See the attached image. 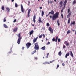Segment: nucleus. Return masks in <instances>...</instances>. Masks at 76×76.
<instances>
[{"label":"nucleus","mask_w":76,"mask_h":76,"mask_svg":"<svg viewBox=\"0 0 76 76\" xmlns=\"http://www.w3.org/2000/svg\"><path fill=\"white\" fill-rule=\"evenodd\" d=\"M28 4H30V1H28Z\"/></svg>","instance_id":"680f3d73"},{"label":"nucleus","mask_w":76,"mask_h":76,"mask_svg":"<svg viewBox=\"0 0 76 76\" xmlns=\"http://www.w3.org/2000/svg\"><path fill=\"white\" fill-rule=\"evenodd\" d=\"M36 19V16L35 15L33 17V20L34 23H35V22H36V21H35Z\"/></svg>","instance_id":"1a4fd4ad"},{"label":"nucleus","mask_w":76,"mask_h":76,"mask_svg":"<svg viewBox=\"0 0 76 76\" xmlns=\"http://www.w3.org/2000/svg\"><path fill=\"white\" fill-rule=\"evenodd\" d=\"M40 9H42V7H40Z\"/></svg>","instance_id":"13d9d810"},{"label":"nucleus","mask_w":76,"mask_h":76,"mask_svg":"<svg viewBox=\"0 0 76 76\" xmlns=\"http://www.w3.org/2000/svg\"><path fill=\"white\" fill-rule=\"evenodd\" d=\"M62 66H64L65 65V64H64V63H63L62 64Z\"/></svg>","instance_id":"8fccbe9b"},{"label":"nucleus","mask_w":76,"mask_h":76,"mask_svg":"<svg viewBox=\"0 0 76 76\" xmlns=\"http://www.w3.org/2000/svg\"><path fill=\"white\" fill-rule=\"evenodd\" d=\"M21 12H22V13H24V9H23V6L22 4H21Z\"/></svg>","instance_id":"6e6552de"},{"label":"nucleus","mask_w":76,"mask_h":76,"mask_svg":"<svg viewBox=\"0 0 76 76\" xmlns=\"http://www.w3.org/2000/svg\"><path fill=\"white\" fill-rule=\"evenodd\" d=\"M21 33H19L18 35H17V36H18V39L17 40V43L18 44H19L20 43V41H21V39H22V37H21Z\"/></svg>","instance_id":"f03ea898"},{"label":"nucleus","mask_w":76,"mask_h":76,"mask_svg":"<svg viewBox=\"0 0 76 76\" xmlns=\"http://www.w3.org/2000/svg\"><path fill=\"white\" fill-rule=\"evenodd\" d=\"M54 1H55V2H56V1H57L56 0H54Z\"/></svg>","instance_id":"69168bd1"},{"label":"nucleus","mask_w":76,"mask_h":76,"mask_svg":"<svg viewBox=\"0 0 76 76\" xmlns=\"http://www.w3.org/2000/svg\"><path fill=\"white\" fill-rule=\"evenodd\" d=\"M6 11L7 12H10V8L8 7L6 8Z\"/></svg>","instance_id":"a211bd4d"},{"label":"nucleus","mask_w":76,"mask_h":76,"mask_svg":"<svg viewBox=\"0 0 76 76\" xmlns=\"http://www.w3.org/2000/svg\"><path fill=\"white\" fill-rule=\"evenodd\" d=\"M31 25H32V26H33L34 27L35 26V25H34V24H32Z\"/></svg>","instance_id":"e2e57ef3"},{"label":"nucleus","mask_w":76,"mask_h":76,"mask_svg":"<svg viewBox=\"0 0 76 76\" xmlns=\"http://www.w3.org/2000/svg\"><path fill=\"white\" fill-rule=\"evenodd\" d=\"M49 13V15L50 14H51V15H54V11L53 10H52Z\"/></svg>","instance_id":"9d476101"},{"label":"nucleus","mask_w":76,"mask_h":76,"mask_svg":"<svg viewBox=\"0 0 76 76\" xmlns=\"http://www.w3.org/2000/svg\"><path fill=\"white\" fill-rule=\"evenodd\" d=\"M50 44V42H48L47 44V45H48V44Z\"/></svg>","instance_id":"3c124183"},{"label":"nucleus","mask_w":76,"mask_h":76,"mask_svg":"<svg viewBox=\"0 0 76 76\" xmlns=\"http://www.w3.org/2000/svg\"><path fill=\"white\" fill-rule=\"evenodd\" d=\"M16 22V19H15L13 21V22Z\"/></svg>","instance_id":"09e8293b"},{"label":"nucleus","mask_w":76,"mask_h":76,"mask_svg":"<svg viewBox=\"0 0 76 76\" xmlns=\"http://www.w3.org/2000/svg\"><path fill=\"white\" fill-rule=\"evenodd\" d=\"M41 18L39 17V20H38L39 22V23H42V21H41Z\"/></svg>","instance_id":"f3484780"},{"label":"nucleus","mask_w":76,"mask_h":76,"mask_svg":"<svg viewBox=\"0 0 76 76\" xmlns=\"http://www.w3.org/2000/svg\"><path fill=\"white\" fill-rule=\"evenodd\" d=\"M30 12H31V9H29L28 10V18H29V16H30V15H29L30 14Z\"/></svg>","instance_id":"f8f14e48"},{"label":"nucleus","mask_w":76,"mask_h":76,"mask_svg":"<svg viewBox=\"0 0 76 76\" xmlns=\"http://www.w3.org/2000/svg\"><path fill=\"white\" fill-rule=\"evenodd\" d=\"M71 14H72V12H69V14L67 16V18H69V17H70V16L71 15Z\"/></svg>","instance_id":"2eb2a0df"},{"label":"nucleus","mask_w":76,"mask_h":76,"mask_svg":"<svg viewBox=\"0 0 76 76\" xmlns=\"http://www.w3.org/2000/svg\"><path fill=\"white\" fill-rule=\"evenodd\" d=\"M41 49H42V50H45V46H43L41 48Z\"/></svg>","instance_id":"412c9836"},{"label":"nucleus","mask_w":76,"mask_h":76,"mask_svg":"<svg viewBox=\"0 0 76 76\" xmlns=\"http://www.w3.org/2000/svg\"><path fill=\"white\" fill-rule=\"evenodd\" d=\"M34 49L35 50H39V46L38 44V42L36 43L35 44Z\"/></svg>","instance_id":"7ed1b4c3"},{"label":"nucleus","mask_w":76,"mask_h":76,"mask_svg":"<svg viewBox=\"0 0 76 76\" xmlns=\"http://www.w3.org/2000/svg\"><path fill=\"white\" fill-rule=\"evenodd\" d=\"M15 7H18V4H17V3H15Z\"/></svg>","instance_id":"c9c22d12"},{"label":"nucleus","mask_w":76,"mask_h":76,"mask_svg":"<svg viewBox=\"0 0 76 76\" xmlns=\"http://www.w3.org/2000/svg\"><path fill=\"white\" fill-rule=\"evenodd\" d=\"M60 66V65H59L58 64L57 65V68L56 69H57V68H58V67H59V66Z\"/></svg>","instance_id":"a18cd8bd"},{"label":"nucleus","mask_w":76,"mask_h":76,"mask_svg":"<svg viewBox=\"0 0 76 76\" xmlns=\"http://www.w3.org/2000/svg\"><path fill=\"white\" fill-rule=\"evenodd\" d=\"M24 48H25V47H23L22 48V50H24Z\"/></svg>","instance_id":"5fc2aeb1"},{"label":"nucleus","mask_w":76,"mask_h":76,"mask_svg":"<svg viewBox=\"0 0 76 76\" xmlns=\"http://www.w3.org/2000/svg\"><path fill=\"white\" fill-rule=\"evenodd\" d=\"M75 35L76 34V30L75 31Z\"/></svg>","instance_id":"338daca9"},{"label":"nucleus","mask_w":76,"mask_h":76,"mask_svg":"<svg viewBox=\"0 0 76 76\" xmlns=\"http://www.w3.org/2000/svg\"><path fill=\"white\" fill-rule=\"evenodd\" d=\"M42 37V34L41 35L39 36V38H41Z\"/></svg>","instance_id":"e433bc0d"},{"label":"nucleus","mask_w":76,"mask_h":76,"mask_svg":"<svg viewBox=\"0 0 76 76\" xmlns=\"http://www.w3.org/2000/svg\"><path fill=\"white\" fill-rule=\"evenodd\" d=\"M11 52H12L11 51L9 52L8 53V54H7V55L9 56V54H10V53H11Z\"/></svg>","instance_id":"37998d69"},{"label":"nucleus","mask_w":76,"mask_h":76,"mask_svg":"<svg viewBox=\"0 0 76 76\" xmlns=\"http://www.w3.org/2000/svg\"><path fill=\"white\" fill-rule=\"evenodd\" d=\"M48 4H50V1H49V0H48Z\"/></svg>","instance_id":"864d4df0"},{"label":"nucleus","mask_w":76,"mask_h":76,"mask_svg":"<svg viewBox=\"0 0 76 76\" xmlns=\"http://www.w3.org/2000/svg\"><path fill=\"white\" fill-rule=\"evenodd\" d=\"M18 30V27L15 28L13 30V32H16Z\"/></svg>","instance_id":"9b49d317"},{"label":"nucleus","mask_w":76,"mask_h":76,"mask_svg":"<svg viewBox=\"0 0 76 76\" xmlns=\"http://www.w3.org/2000/svg\"><path fill=\"white\" fill-rule=\"evenodd\" d=\"M70 55V53L68 52V53H67L65 55V58H67L68 56H69Z\"/></svg>","instance_id":"dca6fc26"},{"label":"nucleus","mask_w":76,"mask_h":76,"mask_svg":"<svg viewBox=\"0 0 76 76\" xmlns=\"http://www.w3.org/2000/svg\"><path fill=\"white\" fill-rule=\"evenodd\" d=\"M43 64H50V63L48 62H43Z\"/></svg>","instance_id":"aec40b11"},{"label":"nucleus","mask_w":76,"mask_h":76,"mask_svg":"<svg viewBox=\"0 0 76 76\" xmlns=\"http://www.w3.org/2000/svg\"><path fill=\"white\" fill-rule=\"evenodd\" d=\"M46 25L47 26H50V24H49V23H47Z\"/></svg>","instance_id":"58836bf2"},{"label":"nucleus","mask_w":76,"mask_h":76,"mask_svg":"<svg viewBox=\"0 0 76 76\" xmlns=\"http://www.w3.org/2000/svg\"><path fill=\"white\" fill-rule=\"evenodd\" d=\"M61 41V39H60V38L58 39V42H60Z\"/></svg>","instance_id":"79ce46f5"},{"label":"nucleus","mask_w":76,"mask_h":76,"mask_svg":"<svg viewBox=\"0 0 76 76\" xmlns=\"http://www.w3.org/2000/svg\"><path fill=\"white\" fill-rule=\"evenodd\" d=\"M34 59H35V60H38V57H35Z\"/></svg>","instance_id":"a19ab883"},{"label":"nucleus","mask_w":76,"mask_h":76,"mask_svg":"<svg viewBox=\"0 0 76 76\" xmlns=\"http://www.w3.org/2000/svg\"><path fill=\"white\" fill-rule=\"evenodd\" d=\"M50 3L51 4H52V3H53V1H50Z\"/></svg>","instance_id":"4d7b16f0"},{"label":"nucleus","mask_w":76,"mask_h":76,"mask_svg":"<svg viewBox=\"0 0 76 76\" xmlns=\"http://www.w3.org/2000/svg\"><path fill=\"white\" fill-rule=\"evenodd\" d=\"M49 31H50V32H51V34H53V29H52V28L51 27H49V28L48 29Z\"/></svg>","instance_id":"423d86ee"},{"label":"nucleus","mask_w":76,"mask_h":76,"mask_svg":"<svg viewBox=\"0 0 76 76\" xmlns=\"http://www.w3.org/2000/svg\"><path fill=\"white\" fill-rule=\"evenodd\" d=\"M75 3H76V0H74L72 2V4L73 5L74 4H75Z\"/></svg>","instance_id":"cd10ccee"},{"label":"nucleus","mask_w":76,"mask_h":76,"mask_svg":"<svg viewBox=\"0 0 76 76\" xmlns=\"http://www.w3.org/2000/svg\"><path fill=\"white\" fill-rule=\"evenodd\" d=\"M34 33V30H32L30 32V35H31Z\"/></svg>","instance_id":"6ab92c4d"},{"label":"nucleus","mask_w":76,"mask_h":76,"mask_svg":"<svg viewBox=\"0 0 76 76\" xmlns=\"http://www.w3.org/2000/svg\"><path fill=\"white\" fill-rule=\"evenodd\" d=\"M12 2H13L14 1V0H12Z\"/></svg>","instance_id":"0e129e2a"},{"label":"nucleus","mask_w":76,"mask_h":76,"mask_svg":"<svg viewBox=\"0 0 76 76\" xmlns=\"http://www.w3.org/2000/svg\"><path fill=\"white\" fill-rule=\"evenodd\" d=\"M59 15V12H56V13H55L52 16L50 15V19H52V20H56V19L57 18H58V15Z\"/></svg>","instance_id":"f257e3e1"},{"label":"nucleus","mask_w":76,"mask_h":76,"mask_svg":"<svg viewBox=\"0 0 76 76\" xmlns=\"http://www.w3.org/2000/svg\"><path fill=\"white\" fill-rule=\"evenodd\" d=\"M6 18H4L3 22H6Z\"/></svg>","instance_id":"f704fd0d"},{"label":"nucleus","mask_w":76,"mask_h":76,"mask_svg":"<svg viewBox=\"0 0 76 76\" xmlns=\"http://www.w3.org/2000/svg\"><path fill=\"white\" fill-rule=\"evenodd\" d=\"M4 28H8V26H7L5 24H4Z\"/></svg>","instance_id":"393cba45"},{"label":"nucleus","mask_w":76,"mask_h":76,"mask_svg":"<svg viewBox=\"0 0 76 76\" xmlns=\"http://www.w3.org/2000/svg\"><path fill=\"white\" fill-rule=\"evenodd\" d=\"M69 52L70 53V55H71V56L72 57H73L74 56H73V54L72 52V51H70Z\"/></svg>","instance_id":"4468645a"},{"label":"nucleus","mask_w":76,"mask_h":76,"mask_svg":"<svg viewBox=\"0 0 76 76\" xmlns=\"http://www.w3.org/2000/svg\"><path fill=\"white\" fill-rule=\"evenodd\" d=\"M26 46L27 48L28 49L30 47V46L31 45V43L28 42L26 44Z\"/></svg>","instance_id":"20e7f679"},{"label":"nucleus","mask_w":76,"mask_h":76,"mask_svg":"<svg viewBox=\"0 0 76 76\" xmlns=\"http://www.w3.org/2000/svg\"><path fill=\"white\" fill-rule=\"evenodd\" d=\"M57 23L58 24V26H60V23H59V20L58 19L57 20Z\"/></svg>","instance_id":"a878e982"},{"label":"nucleus","mask_w":76,"mask_h":76,"mask_svg":"<svg viewBox=\"0 0 76 76\" xmlns=\"http://www.w3.org/2000/svg\"><path fill=\"white\" fill-rule=\"evenodd\" d=\"M70 20H71L70 18H69L68 21V23H70Z\"/></svg>","instance_id":"7c9ffc66"},{"label":"nucleus","mask_w":76,"mask_h":76,"mask_svg":"<svg viewBox=\"0 0 76 76\" xmlns=\"http://www.w3.org/2000/svg\"><path fill=\"white\" fill-rule=\"evenodd\" d=\"M71 31L70 30H68L67 32V34H69V33H70Z\"/></svg>","instance_id":"72a5a7b5"},{"label":"nucleus","mask_w":76,"mask_h":76,"mask_svg":"<svg viewBox=\"0 0 76 76\" xmlns=\"http://www.w3.org/2000/svg\"><path fill=\"white\" fill-rule=\"evenodd\" d=\"M1 9L2 10H4V6H2L1 7Z\"/></svg>","instance_id":"2f4dec72"},{"label":"nucleus","mask_w":76,"mask_h":76,"mask_svg":"<svg viewBox=\"0 0 76 76\" xmlns=\"http://www.w3.org/2000/svg\"><path fill=\"white\" fill-rule=\"evenodd\" d=\"M70 8H69L68 9V13H70Z\"/></svg>","instance_id":"c756f323"},{"label":"nucleus","mask_w":76,"mask_h":76,"mask_svg":"<svg viewBox=\"0 0 76 76\" xmlns=\"http://www.w3.org/2000/svg\"><path fill=\"white\" fill-rule=\"evenodd\" d=\"M61 54H62V53L61 51H60L58 53V55L59 56H61Z\"/></svg>","instance_id":"bb28decb"},{"label":"nucleus","mask_w":76,"mask_h":76,"mask_svg":"<svg viewBox=\"0 0 76 76\" xmlns=\"http://www.w3.org/2000/svg\"><path fill=\"white\" fill-rule=\"evenodd\" d=\"M38 37H36V38H34V39L33 40V44H35V42L37 41V39H38Z\"/></svg>","instance_id":"0eeeda50"},{"label":"nucleus","mask_w":76,"mask_h":76,"mask_svg":"<svg viewBox=\"0 0 76 76\" xmlns=\"http://www.w3.org/2000/svg\"><path fill=\"white\" fill-rule=\"evenodd\" d=\"M66 48V46L64 45L63 47V48Z\"/></svg>","instance_id":"603ef678"},{"label":"nucleus","mask_w":76,"mask_h":76,"mask_svg":"<svg viewBox=\"0 0 76 76\" xmlns=\"http://www.w3.org/2000/svg\"><path fill=\"white\" fill-rule=\"evenodd\" d=\"M61 16L62 17V18H63V14H61Z\"/></svg>","instance_id":"49530a36"},{"label":"nucleus","mask_w":76,"mask_h":76,"mask_svg":"<svg viewBox=\"0 0 76 76\" xmlns=\"http://www.w3.org/2000/svg\"><path fill=\"white\" fill-rule=\"evenodd\" d=\"M63 10H61V12L62 13H63Z\"/></svg>","instance_id":"052dcab7"},{"label":"nucleus","mask_w":76,"mask_h":76,"mask_svg":"<svg viewBox=\"0 0 76 76\" xmlns=\"http://www.w3.org/2000/svg\"><path fill=\"white\" fill-rule=\"evenodd\" d=\"M54 61V60H53L51 61H50L49 63H53Z\"/></svg>","instance_id":"4c0bfd02"},{"label":"nucleus","mask_w":76,"mask_h":76,"mask_svg":"<svg viewBox=\"0 0 76 76\" xmlns=\"http://www.w3.org/2000/svg\"><path fill=\"white\" fill-rule=\"evenodd\" d=\"M42 35L43 36V38H45V35L44 34H43Z\"/></svg>","instance_id":"6e6d98bb"},{"label":"nucleus","mask_w":76,"mask_h":76,"mask_svg":"<svg viewBox=\"0 0 76 76\" xmlns=\"http://www.w3.org/2000/svg\"><path fill=\"white\" fill-rule=\"evenodd\" d=\"M49 15H50V14H49V13L47 15H46V17H47Z\"/></svg>","instance_id":"bf43d9fd"},{"label":"nucleus","mask_w":76,"mask_h":76,"mask_svg":"<svg viewBox=\"0 0 76 76\" xmlns=\"http://www.w3.org/2000/svg\"><path fill=\"white\" fill-rule=\"evenodd\" d=\"M67 0H65V1L64 2V7L62 9V10H63L64 9V8H65V7H66V3H67Z\"/></svg>","instance_id":"39448f33"},{"label":"nucleus","mask_w":76,"mask_h":76,"mask_svg":"<svg viewBox=\"0 0 76 76\" xmlns=\"http://www.w3.org/2000/svg\"><path fill=\"white\" fill-rule=\"evenodd\" d=\"M59 4L60 5V7H61L63 6V2L62 1H61L59 3Z\"/></svg>","instance_id":"ddd939ff"},{"label":"nucleus","mask_w":76,"mask_h":76,"mask_svg":"<svg viewBox=\"0 0 76 76\" xmlns=\"http://www.w3.org/2000/svg\"><path fill=\"white\" fill-rule=\"evenodd\" d=\"M69 43H67L66 44V46H69Z\"/></svg>","instance_id":"c03bdc74"},{"label":"nucleus","mask_w":76,"mask_h":76,"mask_svg":"<svg viewBox=\"0 0 76 76\" xmlns=\"http://www.w3.org/2000/svg\"><path fill=\"white\" fill-rule=\"evenodd\" d=\"M44 12L43 11H42V17L43 16H44Z\"/></svg>","instance_id":"b1692460"},{"label":"nucleus","mask_w":76,"mask_h":76,"mask_svg":"<svg viewBox=\"0 0 76 76\" xmlns=\"http://www.w3.org/2000/svg\"><path fill=\"white\" fill-rule=\"evenodd\" d=\"M48 55H49V53H47V56H46L45 58H47L48 57Z\"/></svg>","instance_id":"c85d7f7f"},{"label":"nucleus","mask_w":76,"mask_h":76,"mask_svg":"<svg viewBox=\"0 0 76 76\" xmlns=\"http://www.w3.org/2000/svg\"><path fill=\"white\" fill-rule=\"evenodd\" d=\"M72 31L73 32H74V31H75V30H73Z\"/></svg>","instance_id":"774afa93"},{"label":"nucleus","mask_w":76,"mask_h":76,"mask_svg":"<svg viewBox=\"0 0 76 76\" xmlns=\"http://www.w3.org/2000/svg\"><path fill=\"white\" fill-rule=\"evenodd\" d=\"M75 21H74L72 22H71L70 24V25H75Z\"/></svg>","instance_id":"4be33fe9"},{"label":"nucleus","mask_w":76,"mask_h":76,"mask_svg":"<svg viewBox=\"0 0 76 76\" xmlns=\"http://www.w3.org/2000/svg\"><path fill=\"white\" fill-rule=\"evenodd\" d=\"M53 41H56V39L54 38H53L52 39Z\"/></svg>","instance_id":"ea45409f"},{"label":"nucleus","mask_w":76,"mask_h":76,"mask_svg":"<svg viewBox=\"0 0 76 76\" xmlns=\"http://www.w3.org/2000/svg\"><path fill=\"white\" fill-rule=\"evenodd\" d=\"M58 36H56V39H55L56 42H57V40H58Z\"/></svg>","instance_id":"5701e85b"},{"label":"nucleus","mask_w":76,"mask_h":76,"mask_svg":"<svg viewBox=\"0 0 76 76\" xmlns=\"http://www.w3.org/2000/svg\"><path fill=\"white\" fill-rule=\"evenodd\" d=\"M67 43V41H65V42H64V43L65 44H66Z\"/></svg>","instance_id":"de8ad7c7"},{"label":"nucleus","mask_w":76,"mask_h":76,"mask_svg":"<svg viewBox=\"0 0 76 76\" xmlns=\"http://www.w3.org/2000/svg\"><path fill=\"white\" fill-rule=\"evenodd\" d=\"M36 53V50H34L33 51V52L31 53V54H34V53Z\"/></svg>","instance_id":"473e14b6"}]
</instances>
